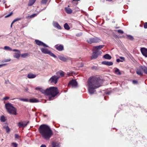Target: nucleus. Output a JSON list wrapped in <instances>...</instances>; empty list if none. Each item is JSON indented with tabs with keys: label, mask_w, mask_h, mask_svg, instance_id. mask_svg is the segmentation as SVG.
I'll return each mask as SVG.
<instances>
[{
	"label": "nucleus",
	"mask_w": 147,
	"mask_h": 147,
	"mask_svg": "<svg viewBox=\"0 0 147 147\" xmlns=\"http://www.w3.org/2000/svg\"><path fill=\"white\" fill-rule=\"evenodd\" d=\"M102 84V81L99 78L95 76L90 77L88 81L89 93L93 94L95 91V89L101 86Z\"/></svg>",
	"instance_id": "obj_1"
},
{
	"label": "nucleus",
	"mask_w": 147,
	"mask_h": 147,
	"mask_svg": "<svg viewBox=\"0 0 147 147\" xmlns=\"http://www.w3.org/2000/svg\"><path fill=\"white\" fill-rule=\"evenodd\" d=\"M38 129L42 137L45 140H49L53 134L52 131L47 125L42 124L40 125Z\"/></svg>",
	"instance_id": "obj_2"
},
{
	"label": "nucleus",
	"mask_w": 147,
	"mask_h": 147,
	"mask_svg": "<svg viewBox=\"0 0 147 147\" xmlns=\"http://www.w3.org/2000/svg\"><path fill=\"white\" fill-rule=\"evenodd\" d=\"M40 91L43 94L49 95V100H52L57 94L59 93L57 88L55 87H51L46 90H43L42 88L40 89Z\"/></svg>",
	"instance_id": "obj_3"
},
{
	"label": "nucleus",
	"mask_w": 147,
	"mask_h": 147,
	"mask_svg": "<svg viewBox=\"0 0 147 147\" xmlns=\"http://www.w3.org/2000/svg\"><path fill=\"white\" fill-rule=\"evenodd\" d=\"M5 107L7 112L10 114L14 115L17 114V109L10 103H7L5 105Z\"/></svg>",
	"instance_id": "obj_4"
},
{
	"label": "nucleus",
	"mask_w": 147,
	"mask_h": 147,
	"mask_svg": "<svg viewBox=\"0 0 147 147\" xmlns=\"http://www.w3.org/2000/svg\"><path fill=\"white\" fill-rule=\"evenodd\" d=\"M60 77L58 76L54 75L52 76L48 81L49 83L50 84L54 83L55 84L57 83Z\"/></svg>",
	"instance_id": "obj_5"
},
{
	"label": "nucleus",
	"mask_w": 147,
	"mask_h": 147,
	"mask_svg": "<svg viewBox=\"0 0 147 147\" xmlns=\"http://www.w3.org/2000/svg\"><path fill=\"white\" fill-rule=\"evenodd\" d=\"M40 50L42 53L45 54H48L52 57L54 58H56L57 56L56 55L52 53L49 50L45 48H40Z\"/></svg>",
	"instance_id": "obj_6"
},
{
	"label": "nucleus",
	"mask_w": 147,
	"mask_h": 147,
	"mask_svg": "<svg viewBox=\"0 0 147 147\" xmlns=\"http://www.w3.org/2000/svg\"><path fill=\"white\" fill-rule=\"evenodd\" d=\"M100 41V40L98 38L96 37L90 38L89 39L86 40V41L88 43L90 44L92 43L99 42Z\"/></svg>",
	"instance_id": "obj_7"
},
{
	"label": "nucleus",
	"mask_w": 147,
	"mask_h": 147,
	"mask_svg": "<svg viewBox=\"0 0 147 147\" xmlns=\"http://www.w3.org/2000/svg\"><path fill=\"white\" fill-rule=\"evenodd\" d=\"M29 121H23L19 122L17 124V125L19 127H26L29 123Z\"/></svg>",
	"instance_id": "obj_8"
},
{
	"label": "nucleus",
	"mask_w": 147,
	"mask_h": 147,
	"mask_svg": "<svg viewBox=\"0 0 147 147\" xmlns=\"http://www.w3.org/2000/svg\"><path fill=\"white\" fill-rule=\"evenodd\" d=\"M35 42L39 46H42L44 47H49V46L47 45L38 40H35Z\"/></svg>",
	"instance_id": "obj_9"
},
{
	"label": "nucleus",
	"mask_w": 147,
	"mask_h": 147,
	"mask_svg": "<svg viewBox=\"0 0 147 147\" xmlns=\"http://www.w3.org/2000/svg\"><path fill=\"white\" fill-rule=\"evenodd\" d=\"M13 51L16 52L14 54V57L18 59H19L21 55L20 51L18 50L15 49L13 50Z\"/></svg>",
	"instance_id": "obj_10"
},
{
	"label": "nucleus",
	"mask_w": 147,
	"mask_h": 147,
	"mask_svg": "<svg viewBox=\"0 0 147 147\" xmlns=\"http://www.w3.org/2000/svg\"><path fill=\"white\" fill-rule=\"evenodd\" d=\"M101 53V52L99 51L93 52L91 56V59H96L98 57V55L100 54Z\"/></svg>",
	"instance_id": "obj_11"
},
{
	"label": "nucleus",
	"mask_w": 147,
	"mask_h": 147,
	"mask_svg": "<svg viewBox=\"0 0 147 147\" xmlns=\"http://www.w3.org/2000/svg\"><path fill=\"white\" fill-rule=\"evenodd\" d=\"M77 82L75 80H72L69 81L68 86L71 85L72 87H76L77 86Z\"/></svg>",
	"instance_id": "obj_12"
},
{
	"label": "nucleus",
	"mask_w": 147,
	"mask_h": 147,
	"mask_svg": "<svg viewBox=\"0 0 147 147\" xmlns=\"http://www.w3.org/2000/svg\"><path fill=\"white\" fill-rule=\"evenodd\" d=\"M58 57L60 60L64 62L67 61L69 60H71L70 58L67 57L59 56Z\"/></svg>",
	"instance_id": "obj_13"
},
{
	"label": "nucleus",
	"mask_w": 147,
	"mask_h": 147,
	"mask_svg": "<svg viewBox=\"0 0 147 147\" xmlns=\"http://www.w3.org/2000/svg\"><path fill=\"white\" fill-rule=\"evenodd\" d=\"M55 48L59 51H61L63 50L64 47L63 45L60 44H57L55 46Z\"/></svg>",
	"instance_id": "obj_14"
},
{
	"label": "nucleus",
	"mask_w": 147,
	"mask_h": 147,
	"mask_svg": "<svg viewBox=\"0 0 147 147\" xmlns=\"http://www.w3.org/2000/svg\"><path fill=\"white\" fill-rule=\"evenodd\" d=\"M142 55L146 57H147V49L142 48L140 49Z\"/></svg>",
	"instance_id": "obj_15"
},
{
	"label": "nucleus",
	"mask_w": 147,
	"mask_h": 147,
	"mask_svg": "<svg viewBox=\"0 0 147 147\" xmlns=\"http://www.w3.org/2000/svg\"><path fill=\"white\" fill-rule=\"evenodd\" d=\"M53 25L56 28L59 29H61V26H60L58 23L56 22H53Z\"/></svg>",
	"instance_id": "obj_16"
},
{
	"label": "nucleus",
	"mask_w": 147,
	"mask_h": 147,
	"mask_svg": "<svg viewBox=\"0 0 147 147\" xmlns=\"http://www.w3.org/2000/svg\"><path fill=\"white\" fill-rule=\"evenodd\" d=\"M137 74L140 76H142L143 75V72L141 69H140V66L136 70Z\"/></svg>",
	"instance_id": "obj_17"
},
{
	"label": "nucleus",
	"mask_w": 147,
	"mask_h": 147,
	"mask_svg": "<svg viewBox=\"0 0 147 147\" xmlns=\"http://www.w3.org/2000/svg\"><path fill=\"white\" fill-rule=\"evenodd\" d=\"M102 64L108 66H111L113 64V63L112 62L107 61H103L102 62Z\"/></svg>",
	"instance_id": "obj_18"
},
{
	"label": "nucleus",
	"mask_w": 147,
	"mask_h": 147,
	"mask_svg": "<svg viewBox=\"0 0 147 147\" xmlns=\"http://www.w3.org/2000/svg\"><path fill=\"white\" fill-rule=\"evenodd\" d=\"M29 102L31 103H36L39 102V101L36 98H33L29 100Z\"/></svg>",
	"instance_id": "obj_19"
},
{
	"label": "nucleus",
	"mask_w": 147,
	"mask_h": 147,
	"mask_svg": "<svg viewBox=\"0 0 147 147\" xmlns=\"http://www.w3.org/2000/svg\"><path fill=\"white\" fill-rule=\"evenodd\" d=\"M36 75L35 74H33L32 73H30L27 75V77L29 79L34 78H35Z\"/></svg>",
	"instance_id": "obj_20"
},
{
	"label": "nucleus",
	"mask_w": 147,
	"mask_h": 147,
	"mask_svg": "<svg viewBox=\"0 0 147 147\" xmlns=\"http://www.w3.org/2000/svg\"><path fill=\"white\" fill-rule=\"evenodd\" d=\"M140 69H141L142 70L144 71V73L147 74V67L145 66H140Z\"/></svg>",
	"instance_id": "obj_21"
},
{
	"label": "nucleus",
	"mask_w": 147,
	"mask_h": 147,
	"mask_svg": "<svg viewBox=\"0 0 147 147\" xmlns=\"http://www.w3.org/2000/svg\"><path fill=\"white\" fill-rule=\"evenodd\" d=\"M114 73L117 75H120L121 74V73L119 70L117 68H115Z\"/></svg>",
	"instance_id": "obj_22"
},
{
	"label": "nucleus",
	"mask_w": 147,
	"mask_h": 147,
	"mask_svg": "<svg viewBox=\"0 0 147 147\" xmlns=\"http://www.w3.org/2000/svg\"><path fill=\"white\" fill-rule=\"evenodd\" d=\"M65 10L66 12L68 14L71 13L72 12V11L71 9L69 8L65 7Z\"/></svg>",
	"instance_id": "obj_23"
},
{
	"label": "nucleus",
	"mask_w": 147,
	"mask_h": 147,
	"mask_svg": "<svg viewBox=\"0 0 147 147\" xmlns=\"http://www.w3.org/2000/svg\"><path fill=\"white\" fill-rule=\"evenodd\" d=\"M36 0H30L28 4V6H31L35 2Z\"/></svg>",
	"instance_id": "obj_24"
},
{
	"label": "nucleus",
	"mask_w": 147,
	"mask_h": 147,
	"mask_svg": "<svg viewBox=\"0 0 147 147\" xmlns=\"http://www.w3.org/2000/svg\"><path fill=\"white\" fill-rule=\"evenodd\" d=\"M104 58L107 59H110L111 58V57L109 54H107L104 55Z\"/></svg>",
	"instance_id": "obj_25"
},
{
	"label": "nucleus",
	"mask_w": 147,
	"mask_h": 147,
	"mask_svg": "<svg viewBox=\"0 0 147 147\" xmlns=\"http://www.w3.org/2000/svg\"><path fill=\"white\" fill-rule=\"evenodd\" d=\"M56 73L57 75L59 74L61 77L64 76V72L62 71H60Z\"/></svg>",
	"instance_id": "obj_26"
},
{
	"label": "nucleus",
	"mask_w": 147,
	"mask_h": 147,
	"mask_svg": "<svg viewBox=\"0 0 147 147\" xmlns=\"http://www.w3.org/2000/svg\"><path fill=\"white\" fill-rule=\"evenodd\" d=\"M104 46V45H101L97 46L94 47V48L97 49H100Z\"/></svg>",
	"instance_id": "obj_27"
},
{
	"label": "nucleus",
	"mask_w": 147,
	"mask_h": 147,
	"mask_svg": "<svg viewBox=\"0 0 147 147\" xmlns=\"http://www.w3.org/2000/svg\"><path fill=\"white\" fill-rule=\"evenodd\" d=\"M3 128L5 129L7 133H9L10 131V129L7 126H4Z\"/></svg>",
	"instance_id": "obj_28"
},
{
	"label": "nucleus",
	"mask_w": 147,
	"mask_h": 147,
	"mask_svg": "<svg viewBox=\"0 0 147 147\" xmlns=\"http://www.w3.org/2000/svg\"><path fill=\"white\" fill-rule=\"evenodd\" d=\"M64 27L65 29L67 30H69L70 29L69 26L67 23H66L64 24Z\"/></svg>",
	"instance_id": "obj_29"
},
{
	"label": "nucleus",
	"mask_w": 147,
	"mask_h": 147,
	"mask_svg": "<svg viewBox=\"0 0 147 147\" xmlns=\"http://www.w3.org/2000/svg\"><path fill=\"white\" fill-rule=\"evenodd\" d=\"M0 120L2 122H4L5 121V117L3 115L1 116L0 118Z\"/></svg>",
	"instance_id": "obj_30"
},
{
	"label": "nucleus",
	"mask_w": 147,
	"mask_h": 147,
	"mask_svg": "<svg viewBox=\"0 0 147 147\" xmlns=\"http://www.w3.org/2000/svg\"><path fill=\"white\" fill-rule=\"evenodd\" d=\"M4 49L7 51H11L12 50V49L10 47L8 46H5L4 47Z\"/></svg>",
	"instance_id": "obj_31"
},
{
	"label": "nucleus",
	"mask_w": 147,
	"mask_h": 147,
	"mask_svg": "<svg viewBox=\"0 0 147 147\" xmlns=\"http://www.w3.org/2000/svg\"><path fill=\"white\" fill-rule=\"evenodd\" d=\"M18 99L19 100L23 101L24 102H29V100H28L26 98H19Z\"/></svg>",
	"instance_id": "obj_32"
},
{
	"label": "nucleus",
	"mask_w": 147,
	"mask_h": 147,
	"mask_svg": "<svg viewBox=\"0 0 147 147\" xmlns=\"http://www.w3.org/2000/svg\"><path fill=\"white\" fill-rule=\"evenodd\" d=\"M79 1L80 0H73V3L74 5H76L78 4V1Z\"/></svg>",
	"instance_id": "obj_33"
},
{
	"label": "nucleus",
	"mask_w": 147,
	"mask_h": 147,
	"mask_svg": "<svg viewBox=\"0 0 147 147\" xmlns=\"http://www.w3.org/2000/svg\"><path fill=\"white\" fill-rule=\"evenodd\" d=\"M127 38L130 40H132L134 39V38L133 36L130 35H127Z\"/></svg>",
	"instance_id": "obj_34"
},
{
	"label": "nucleus",
	"mask_w": 147,
	"mask_h": 147,
	"mask_svg": "<svg viewBox=\"0 0 147 147\" xmlns=\"http://www.w3.org/2000/svg\"><path fill=\"white\" fill-rule=\"evenodd\" d=\"M28 55V53H24L23 54H22L21 55V56L23 58H25L27 57Z\"/></svg>",
	"instance_id": "obj_35"
},
{
	"label": "nucleus",
	"mask_w": 147,
	"mask_h": 147,
	"mask_svg": "<svg viewBox=\"0 0 147 147\" xmlns=\"http://www.w3.org/2000/svg\"><path fill=\"white\" fill-rule=\"evenodd\" d=\"M22 19V18H16L13 21V23H14V22H17V21H19L20 20H21Z\"/></svg>",
	"instance_id": "obj_36"
},
{
	"label": "nucleus",
	"mask_w": 147,
	"mask_h": 147,
	"mask_svg": "<svg viewBox=\"0 0 147 147\" xmlns=\"http://www.w3.org/2000/svg\"><path fill=\"white\" fill-rule=\"evenodd\" d=\"M48 0H42L41 3L43 4H46Z\"/></svg>",
	"instance_id": "obj_37"
},
{
	"label": "nucleus",
	"mask_w": 147,
	"mask_h": 147,
	"mask_svg": "<svg viewBox=\"0 0 147 147\" xmlns=\"http://www.w3.org/2000/svg\"><path fill=\"white\" fill-rule=\"evenodd\" d=\"M52 147H56V144L55 142H53L51 144Z\"/></svg>",
	"instance_id": "obj_38"
},
{
	"label": "nucleus",
	"mask_w": 147,
	"mask_h": 147,
	"mask_svg": "<svg viewBox=\"0 0 147 147\" xmlns=\"http://www.w3.org/2000/svg\"><path fill=\"white\" fill-rule=\"evenodd\" d=\"M116 31H117L119 33H121V34H123L124 32L123 31L121 30H116Z\"/></svg>",
	"instance_id": "obj_39"
},
{
	"label": "nucleus",
	"mask_w": 147,
	"mask_h": 147,
	"mask_svg": "<svg viewBox=\"0 0 147 147\" xmlns=\"http://www.w3.org/2000/svg\"><path fill=\"white\" fill-rule=\"evenodd\" d=\"M12 14V12H11L7 15L5 16V18H7L11 16Z\"/></svg>",
	"instance_id": "obj_40"
},
{
	"label": "nucleus",
	"mask_w": 147,
	"mask_h": 147,
	"mask_svg": "<svg viewBox=\"0 0 147 147\" xmlns=\"http://www.w3.org/2000/svg\"><path fill=\"white\" fill-rule=\"evenodd\" d=\"M12 144L13 146V147H17L18 144L16 143H13Z\"/></svg>",
	"instance_id": "obj_41"
},
{
	"label": "nucleus",
	"mask_w": 147,
	"mask_h": 147,
	"mask_svg": "<svg viewBox=\"0 0 147 147\" xmlns=\"http://www.w3.org/2000/svg\"><path fill=\"white\" fill-rule=\"evenodd\" d=\"M11 59H5L4 60L3 62H7L9 61H11Z\"/></svg>",
	"instance_id": "obj_42"
},
{
	"label": "nucleus",
	"mask_w": 147,
	"mask_h": 147,
	"mask_svg": "<svg viewBox=\"0 0 147 147\" xmlns=\"http://www.w3.org/2000/svg\"><path fill=\"white\" fill-rule=\"evenodd\" d=\"M37 15V14H33L32 15H31L30 16V17L31 18H33V17H35V16H36Z\"/></svg>",
	"instance_id": "obj_43"
},
{
	"label": "nucleus",
	"mask_w": 147,
	"mask_h": 147,
	"mask_svg": "<svg viewBox=\"0 0 147 147\" xmlns=\"http://www.w3.org/2000/svg\"><path fill=\"white\" fill-rule=\"evenodd\" d=\"M9 97H7V96H6V97H4L3 98V99L4 100H7V99H9Z\"/></svg>",
	"instance_id": "obj_44"
},
{
	"label": "nucleus",
	"mask_w": 147,
	"mask_h": 147,
	"mask_svg": "<svg viewBox=\"0 0 147 147\" xmlns=\"http://www.w3.org/2000/svg\"><path fill=\"white\" fill-rule=\"evenodd\" d=\"M144 28H147V22H145L144 25Z\"/></svg>",
	"instance_id": "obj_45"
},
{
	"label": "nucleus",
	"mask_w": 147,
	"mask_h": 147,
	"mask_svg": "<svg viewBox=\"0 0 147 147\" xmlns=\"http://www.w3.org/2000/svg\"><path fill=\"white\" fill-rule=\"evenodd\" d=\"M119 58H120V59L123 60V61L125 60V58L124 57H119Z\"/></svg>",
	"instance_id": "obj_46"
},
{
	"label": "nucleus",
	"mask_w": 147,
	"mask_h": 147,
	"mask_svg": "<svg viewBox=\"0 0 147 147\" xmlns=\"http://www.w3.org/2000/svg\"><path fill=\"white\" fill-rule=\"evenodd\" d=\"M116 61L117 62H123V61H121L119 59H117L116 60Z\"/></svg>",
	"instance_id": "obj_47"
},
{
	"label": "nucleus",
	"mask_w": 147,
	"mask_h": 147,
	"mask_svg": "<svg viewBox=\"0 0 147 147\" xmlns=\"http://www.w3.org/2000/svg\"><path fill=\"white\" fill-rule=\"evenodd\" d=\"M19 137V136L17 134H15V138H17V139H18V138Z\"/></svg>",
	"instance_id": "obj_48"
},
{
	"label": "nucleus",
	"mask_w": 147,
	"mask_h": 147,
	"mask_svg": "<svg viewBox=\"0 0 147 147\" xmlns=\"http://www.w3.org/2000/svg\"><path fill=\"white\" fill-rule=\"evenodd\" d=\"M41 88L38 87H37L35 89L36 90H38L40 91V89H41Z\"/></svg>",
	"instance_id": "obj_49"
},
{
	"label": "nucleus",
	"mask_w": 147,
	"mask_h": 147,
	"mask_svg": "<svg viewBox=\"0 0 147 147\" xmlns=\"http://www.w3.org/2000/svg\"><path fill=\"white\" fill-rule=\"evenodd\" d=\"M6 64H0V68L3 66H4L6 65Z\"/></svg>",
	"instance_id": "obj_50"
},
{
	"label": "nucleus",
	"mask_w": 147,
	"mask_h": 147,
	"mask_svg": "<svg viewBox=\"0 0 147 147\" xmlns=\"http://www.w3.org/2000/svg\"><path fill=\"white\" fill-rule=\"evenodd\" d=\"M133 82L134 84H136L138 82L136 80H133Z\"/></svg>",
	"instance_id": "obj_51"
},
{
	"label": "nucleus",
	"mask_w": 147,
	"mask_h": 147,
	"mask_svg": "<svg viewBox=\"0 0 147 147\" xmlns=\"http://www.w3.org/2000/svg\"><path fill=\"white\" fill-rule=\"evenodd\" d=\"M40 147H46V146L44 144L42 145Z\"/></svg>",
	"instance_id": "obj_52"
},
{
	"label": "nucleus",
	"mask_w": 147,
	"mask_h": 147,
	"mask_svg": "<svg viewBox=\"0 0 147 147\" xmlns=\"http://www.w3.org/2000/svg\"><path fill=\"white\" fill-rule=\"evenodd\" d=\"M13 23H13V22H12L11 23V28H12V25H13Z\"/></svg>",
	"instance_id": "obj_53"
},
{
	"label": "nucleus",
	"mask_w": 147,
	"mask_h": 147,
	"mask_svg": "<svg viewBox=\"0 0 147 147\" xmlns=\"http://www.w3.org/2000/svg\"><path fill=\"white\" fill-rule=\"evenodd\" d=\"M112 0H107V1H111Z\"/></svg>",
	"instance_id": "obj_54"
},
{
	"label": "nucleus",
	"mask_w": 147,
	"mask_h": 147,
	"mask_svg": "<svg viewBox=\"0 0 147 147\" xmlns=\"http://www.w3.org/2000/svg\"><path fill=\"white\" fill-rule=\"evenodd\" d=\"M82 65L81 66V67H83V64H82Z\"/></svg>",
	"instance_id": "obj_55"
},
{
	"label": "nucleus",
	"mask_w": 147,
	"mask_h": 147,
	"mask_svg": "<svg viewBox=\"0 0 147 147\" xmlns=\"http://www.w3.org/2000/svg\"><path fill=\"white\" fill-rule=\"evenodd\" d=\"M94 67H92V69H94Z\"/></svg>",
	"instance_id": "obj_56"
},
{
	"label": "nucleus",
	"mask_w": 147,
	"mask_h": 147,
	"mask_svg": "<svg viewBox=\"0 0 147 147\" xmlns=\"http://www.w3.org/2000/svg\"><path fill=\"white\" fill-rule=\"evenodd\" d=\"M5 7L6 8H7V7H6V4H5Z\"/></svg>",
	"instance_id": "obj_57"
},
{
	"label": "nucleus",
	"mask_w": 147,
	"mask_h": 147,
	"mask_svg": "<svg viewBox=\"0 0 147 147\" xmlns=\"http://www.w3.org/2000/svg\"><path fill=\"white\" fill-rule=\"evenodd\" d=\"M14 99H15V98H13V99H12V100H14Z\"/></svg>",
	"instance_id": "obj_58"
},
{
	"label": "nucleus",
	"mask_w": 147,
	"mask_h": 147,
	"mask_svg": "<svg viewBox=\"0 0 147 147\" xmlns=\"http://www.w3.org/2000/svg\"><path fill=\"white\" fill-rule=\"evenodd\" d=\"M5 3V1H4V2H3V3Z\"/></svg>",
	"instance_id": "obj_59"
}]
</instances>
